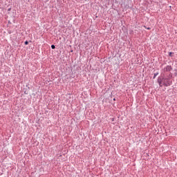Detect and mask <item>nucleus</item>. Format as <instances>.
<instances>
[{"label": "nucleus", "instance_id": "1", "mask_svg": "<svg viewBox=\"0 0 177 177\" xmlns=\"http://www.w3.org/2000/svg\"><path fill=\"white\" fill-rule=\"evenodd\" d=\"M158 82L160 86H169L172 84V80L168 77H162V79H158Z\"/></svg>", "mask_w": 177, "mask_h": 177}, {"label": "nucleus", "instance_id": "7", "mask_svg": "<svg viewBox=\"0 0 177 177\" xmlns=\"http://www.w3.org/2000/svg\"><path fill=\"white\" fill-rule=\"evenodd\" d=\"M169 53V56H172V53Z\"/></svg>", "mask_w": 177, "mask_h": 177}, {"label": "nucleus", "instance_id": "5", "mask_svg": "<svg viewBox=\"0 0 177 177\" xmlns=\"http://www.w3.org/2000/svg\"><path fill=\"white\" fill-rule=\"evenodd\" d=\"M156 75H158V73H155V74H154V78H156Z\"/></svg>", "mask_w": 177, "mask_h": 177}, {"label": "nucleus", "instance_id": "2", "mask_svg": "<svg viewBox=\"0 0 177 177\" xmlns=\"http://www.w3.org/2000/svg\"><path fill=\"white\" fill-rule=\"evenodd\" d=\"M163 70L164 71H171L172 70V67L171 66H167Z\"/></svg>", "mask_w": 177, "mask_h": 177}, {"label": "nucleus", "instance_id": "4", "mask_svg": "<svg viewBox=\"0 0 177 177\" xmlns=\"http://www.w3.org/2000/svg\"><path fill=\"white\" fill-rule=\"evenodd\" d=\"M144 27H145V28H147V30H151L150 28H147L146 26H144Z\"/></svg>", "mask_w": 177, "mask_h": 177}, {"label": "nucleus", "instance_id": "3", "mask_svg": "<svg viewBox=\"0 0 177 177\" xmlns=\"http://www.w3.org/2000/svg\"><path fill=\"white\" fill-rule=\"evenodd\" d=\"M51 48H52L53 49H55V48H56V47L55 46V45H52V46H51Z\"/></svg>", "mask_w": 177, "mask_h": 177}, {"label": "nucleus", "instance_id": "6", "mask_svg": "<svg viewBox=\"0 0 177 177\" xmlns=\"http://www.w3.org/2000/svg\"><path fill=\"white\" fill-rule=\"evenodd\" d=\"M28 44V41H25V45H27Z\"/></svg>", "mask_w": 177, "mask_h": 177}]
</instances>
